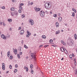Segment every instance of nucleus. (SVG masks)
<instances>
[{
    "instance_id": "ddd939ff",
    "label": "nucleus",
    "mask_w": 77,
    "mask_h": 77,
    "mask_svg": "<svg viewBox=\"0 0 77 77\" xmlns=\"http://www.w3.org/2000/svg\"><path fill=\"white\" fill-rule=\"evenodd\" d=\"M72 10L73 11H74V12H75V13H76V12H77V11H76V10H75L74 8H72Z\"/></svg>"
},
{
    "instance_id": "37998d69",
    "label": "nucleus",
    "mask_w": 77,
    "mask_h": 77,
    "mask_svg": "<svg viewBox=\"0 0 77 77\" xmlns=\"http://www.w3.org/2000/svg\"><path fill=\"white\" fill-rule=\"evenodd\" d=\"M63 44V45H66V43H65V42H64Z\"/></svg>"
},
{
    "instance_id": "052dcab7",
    "label": "nucleus",
    "mask_w": 77,
    "mask_h": 77,
    "mask_svg": "<svg viewBox=\"0 0 77 77\" xmlns=\"http://www.w3.org/2000/svg\"><path fill=\"white\" fill-rule=\"evenodd\" d=\"M42 46H43V45H40V46H39V47H42Z\"/></svg>"
},
{
    "instance_id": "c03bdc74",
    "label": "nucleus",
    "mask_w": 77,
    "mask_h": 77,
    "mask_svg": "<svg viewBox=\"0 0 77 77\" xmlns=\"http://www.w3.org/2000/svg\"><path fill=\"white\" fill-rule=\"evenodd\" d=\"M26 36L27 38H29V35L27 34Z\"/></svg>"
},
{
    "instance_id": "79ce46f5",
    "label": "nucleus",
    "mask_w": 77,
    "mask_h": 77,
    "mask_svg": "<svg viewBox=\"0 0 77 77\" xmlns=\"http://www.w3.org/2000/svg\"><path fill=\"white\" fill-rule=\"evenodd\" d=\"M53 42V40L52 39H51L50 41H49V42Z\"/></svg>"
},
{
    "instance_id": "393cba45",
    "label": "nucleus",
    "mask_w": 77,
    "mask_h": 77,
    "mask_svg": "<svg viewBox=\"0 0 77 77\" xmlns=\"http://www.w3.org/2000/svg\"><path fill=\"white\" fill-rule=\"evenodd\" d=\"M33 64H31L30 65V68H31L32 69V68H33Z\"/></svg>"
},
{
    "instance_id": "1a4fd4ad",
    "label": "nucleus",
    "mask_w": 77,
    "mask_h": 77,
    "mask_svg": "<svg viewBox=\"0 0 77 77\" xmlns=\"http://www.w3.org/2000/svg\"><path fill=\"white\" fill-rule=\"evenodd\" d=\"M56 25L57 27H58L59 26V23H58L57 22H56Z\"/></svg>"
},
{
    "instance_id": "72a5a7b5",
    "label": "nucleus",
    "mask_w": 77,
    "mask_h": 77,
    "mask_svg": "<svg viewBox=\"0 0 77 77\" xmlns=\"http://www.w3.org/2000/svg\"><path fill=\"white\" fill-rule=\"evenodd\" d=\"M17 71V69H15L14 71V73H15V72H16Z\"/></svg>"
},
{
    "instance_id": "a18cd8bd",
    "label": "nucleus",
    "mask_w": 77,
    "mask_h": 77,
    "mask_svg": "<svg viewBox=\"0 0 77 77\" xmlns=\"http://www.w3.org/2000/svg\"><path fill=\"white\" fill-rule=\"evenodd\" d=\"M19 13H21V10H19Z\"/></svg>"
},
{
    "instance_id": "338daca9",
    "label": "nucleus",
    "mask_w": 77,
    "mask_h": 77,
    "mask_svg": "<svg viewBox=\"0 0 77 77\" xmlns=\"http://www.w3.org/2000/svg\"><path fill=\"white\" fill-rule=\"evenodd\" d=\"M38 11H40V8H38Z\"/></svg>"
},
{
    "instance_id": "69168bd1",
    "label": "nucleus",
    "mask_w": 77,
    "mask_h": 77,
    "mask_svg": "<svg viewBox=\"0 0 77 77\" xmlns=\"http://www.w3.org/2000/svg\"><path fill=\"white\" fill-rule=\"evenodd\" d=\"M58 16H60V13H59L58 14Z\"/></svg>"
},
{
    "instance_id": "7ed1b4c3",
    "label": "nucleus",
    "mask_w": 77,
    "mask_h": 77,
    "mask_svg": "<svg viewBox=\"0 0 77 77\" xmlns=\"http://www.w3.org/2000/svg\"><path fill=\"white\" fill-rule=\"evenodd\" d=\"M29 23H31V25L32 26L33 25V20L32 19H29Z\"/></svg>"
},
{
    "instance_id": "de8ad7c7",
    "label": "nucleus",
    "mask_w": 77,
    "mask_h": 77,
    "mask_svg": "<svg viewBox=\"0 0 77 77\" xmlns=\"http://www.w3.org/2000/svg\"><path fill=\"white\" fill-rule=\"evenodd\" d=\"M64 42H63V40H61V42L63 44Z\"/></svg>"
},
{
    "instance_id": "c85d7f7f",
    "label": "nucleus",
    "mask_w": 77,
    "mask_h": 77,
    "mask_svg": "<svg viewBox=\"0 0 77 77\" xmlns=\"http://www.w3.org/2000/svg\"><path fill=\"white\" fill-rule=\"evenodd\" d=\"M24 47L25 48H27V46L26 45H24Z\"/></svg>"
},
{
    "instance_id": "473e14b6",
    "label": "nucleus",
    "mask_w": 77,
    "mask_h": 77,
    "mask_svg": "<svg viewBox=\"0 0 77 77\" xmlns=\"http://www.w3.org/2000/svg\"><path fill=\"white\" fill-rule=\"evenodd\" d=\"M69 57L70 59H71V58H72V55H69Z\"/></svg>"
},
{
    "instance_id": "cd10ccee",
    "label": "nucleus",
    "mask_w": 77,
    "mask_h": 77,
    "mask_svg": "<svg viewBox=\"0 0 77 77\" xmlns=\"http://www.w3.org/2000/svg\"><path fill=\"white\" fill-rule=\"evenodd\" d=\"M19 50H20V51H21V47H19Z\"/></svg>"
},
{
    "instance_id": "a19ab883",
    "label": "nucleus",
    "mask_w": 77,
    "mask_h": 77,
    "mask_svg": "<svg viewBox=\"0 0 77 77\" xmlns=\"http://www.w3.org/2000/svg\"><path fill=\"white\" fill-rule=\"evenodd\" d=\"M48 45H46L44 46V47L45 48H46V47H48Z\"/></svg>"
},
{
    "instance_id": "4468645a",
    "label": "nucleus",
    "mask_w": 77,
    "mask_h": 77,
    "mask_svg": "<svg viewBox=\"0 0 77 77\" xmlns=\"http://www.w3.org/2000/svg\"><path fill=\"white\" fill-rule=\"evenodd\" d=\"M14 14L16 15H18V12L17 11H15Z\"/></svg>"
},
{
    "instance_id": "bf43d9fd",
    "label": "nucleus",
    "mask_w": 77,
    "mask_h": 77,
    "mask_svg": "<svg viewBox=\"0 0 77 77\" xmlns=\"http://www.w3.org/2000/svg\"><path fill=\"white\" fill-rule=\"evenodd\" d=\"M7 56L8 57H9V54H7Z\"/></svg>"
},
{
    "instance_id": "f3484780",
    "label": "nucleus",
    "mask_w": 77,
    "mask_h": 77,
    "mask_svg": "<svg viewBox=\"0 0 77 77\" xmlns=\"http://www.w3.org/2000/svg\"><path fill=\"white\" fill-rule=\"evenodd\" d=\"M74 38L76 40V39H77V34H74Z\"/></svg>"
},
{
    "instance_id": "e433bc0d",
    "label": "nucleus",
    "mask_w": 77,
    "mask_h": 77,
    "mask_svg": "<svg viewBox=\"0 0 77 77\" xmlns=\"http://www.w3.org/2000/svg\"><path fill=\"white\" fill-rule=\"evenodd\" d=\"M11 14L12 15V16H14V13H13V12H12L11 13Z\"/></svg>"
},
{
    "instance_id": "6ab92c4d",
    "label": "nucleus",
    "mask_w": 77,
    "mask_h": 77,
    "mask_svg": "<svg viewBox=\"0 0 77 77\" xmlns=\"http://www.w3.org/2000/svg\"><path fill=\"white\" fill-rule=\"evenodd\" d=\"M60 50L61 51H62V52H63V48H60Z\"/></svg>"
},
{
    "instance_id": "4c0bfd02",
    "label": "nucleus",
    "mask_w": 77,
    "mask_h": 77,
    "mask_svg": "<svg viewBox=\"0 0 77 77\" xmlns=\"http://www.w3.org/2000/svg\"><path fill=\"white\" fill-rule=\"evenodd\" d=\"M15 67L16 68H18V65L17 64H16L15 66Z\"/></svg>"
},
{
    "instance_id": "f8f14e48",
    "label": "nucleus",
    "mask_w": 77,
    "mask_h": 77,
    "mask_svg": "<svg viewBox=\"0 0 77 77\" xmlns=\"http://www.w3.org/2000/svg\"><path fill=\"white\" fill-rule=\"evenodd\" d=\"M56 34H59L60 33V30H58L56 32Z\"/></svg>"
},
{
    "instance_id": "f03ea898",
    "label": "nucleus",
    "mask_w": 77,
    "mask_h": 77,
    "mask_svg": "<svg viewBox=\"0 0 77 77\" xmlns=\"http://www.w3.org/2000/svg\"><path fill=\"white\" fill-rule=\"evenodd\" d=\"M40 14L42 17H44L45 15V12L43 11H42L40 12Z\"/></svg>"
},
{
    "instance_id": "423d86ee",
    "label": "nucleus",
    "mask_w": 77,
    "mask_h": 77,
    "mask_svg": "<svg viewBox=\"0 0 77 77\" xmlns=\"http://www.w3.org/2000/svg\"><path fill=\"white\" fill-rule=\"evenodd\" d=\"M1 37L3 39H6V37H5V35H4L3 34H2L1 35Z\"/></svg>"
},
{
    "instance_id": "39448f33",
    "label": "nucleus",
    "mask_w": 77,
    "mask_h": 77,
    "mask_svg": "<svg viewBox=\"0 0 77 77\" xmlns=\"http://www.w3.org/2000/svg\"><path fill=\"white\" fill-rule=\"evenodd\" d=\"M69 40L70 42L71 45H72V44H73V40L71 38H69Z\"/></svg>"
},
{
    "instance_id": "e2e57ef3",
    "label": "nucleus",
    "mask_w": 77,
    "mask_h": 77,
    "mask_svg": "<svg viewBox=\"0 0 77 77\" xmlns=\"http://www.w3.org/2000/svg\"><path fill=\"white\" fill-rule=\"evenodd\" d=\"M45 13L46 14H48V12L47 11H45Z\"/></svg>"
},
{
    "instance_id": "4d7b16f0",
    "label": "nucleus",
    "mask_w": 77,
    "mask_h": 77,
    "mask_svg": "<svg viewBox=\"0 0 77 77\" xmlns=\"http://www.w3.org/2000/svg\"><path fill=\"white\" fill-rule=\"evenodd\" d=\"M9 54L11 53V52H10V51H8V53H7V54Z\"/></svg>"
},
{
    "instance_id": "c756f323",
    "label": "nucleus",
    "mask_w": 77,
    "mask_h": 77,
    "mask_svg": "<svg viewBox=\"0 0 77 77\" xmlns=\"http://www.w3.org/2000/svg\"><path fill=\"white\" fill-rule=\"evenodd\" d=\"M31 74H33V72H34V71H33V70H32V69H31Z\"/></svg>"
},
{
    "instance_id": "58836bf2",
    "label": "nucleus",
    "mask_w": 77,
    "mask_h": 77,
    "mask_svg": "<svg viewBox=\"0 0 77 77\" xmlns=\"http://www.w3.org/2000/svg\"><path fill=\"white\" fill-rule=\"evenodd\" d=\"M23 43H24V42H23V40H22L21 41V43L22 44H23Z\"/></svg>"
},
{
    "instance_id": "aec40b11",
    "label": "nucleus",
    "mask_w": 77,
    "mask_h": 77,
    "mask_svg": "<svg viewBox=\"0 0 77 77\" xmlns=\"http://www.w3.org/2000/svg\"><path fill=\"white\" fill-rule=\"evenodd\" d=\"M26 69V71H27H27H28V68L26 67V66H25V67H24V69Z\"/></svg>"
},
{
    "instance_id": "2eb2a0df",
    "label": "nucleus",
    "mask_w": 77,
    "mask_h": 77,
    "mask_svg": "<svg viewBox=\"0 0 77 77\" xmlns=\"http://www.w3.org/2000/svg\"><path fill=\"white\" fill-rule=\"evenodd\" d=\"M34 9L36 11H38V8L35 7Z\"/></svg>"
},
{
    "instance_id": "bb28decb",
    "label": "nucleus",
    "mask_w": 77,
    "mask_h": 77,
    "mask_svg": "<svg viewBox=\"0 0 77 77\" xmlns=\"http://www.w3.org/2000/svg\"><path fill=\"white\" fill-rule=\"evenodd\" d=\"M12 56L11 55L9 59H12Z\"/></svg>"
},
{
    "instance_id": "f704fd0d",
    "label": "nucleus",
    "mask_w": 77,
    "mask_h": 77,
    "mask_svg": "<svg viewBox=\"0 0 77 77\" xmlns=\"http://www.w3.org/2000/svg\"><path fill=\"white\" fill-rule=\"evenodd\" d=\"M54 17L55 18H56V17H57V15H56V14H54Z\"/></svg>"
},
{
    "instance_id": "864d4df0",
    "label": "nucleus",
    "mask_w": 77,
    "mask_h": 77,
    "mask_svg": "<svg viewBox=\"0 0 77 77\" xmlns=\"http://www.w3.org/2000/svg\"><path fill=\"white\" fill-rule=\"evenodd\" d=\"M33 2H31L30 5H33Z\"/></svg>"
},
{
    "instance_id": "603ef678",
    "label": "nucleus",
    "mask_w": 77,
    "mask_h": 77,
    "mask_svg": "<svg viewBox=\"0 0 77 77\" xmlns=\"http://www.w3.org/2000/svg\"><path fill=\"white\" fill-rule=\"evenodd\" d=\"M19 54H20V55H22V52H20Z\"/></svg>"
},
{
    "instance_id": "dca6fc26",
    "label": "nucleus",
    "mask_w": 77,
    "mask_h": 77,
    "mask_svg": "<svg viewBox=\"0 0 77 77\" xmlns=\"http://www.w3.org/2000/svg\"><path fill=\"white\" fill-rule=\"evenodd\" d=\"M42 38L43 39H46V36L44 35H42Z\"/></svg>"
},
{
    "instance_id": "b1692460",
    "label": "nucleus",
    "mask_w": 77,
    "mask_h": 77,
    "mask_svg": "<svg viewBox=\"0 0 77 77\" xmlns=\"http://www.w3.org/2000/svg\"><path fill=\"white\" fill-rule=\"evenodd\" d=\"M75 74H77V69H76L75 70Z\"/></svg>"
},
{
    "instance_id": "a878e982",
    "label": "nucleus",
    "mask_w": 77,
    "mask_h": 77,
    "mask_svg": "<svg viewBox=\"0 0 77 77\" xmlns=\"http://www.w3.org/2000/svg\"><path fill=\"white\" fill-rule=\"evenodd\" d=\"M72 16L74 17V16H75V14L74 13V12H73L72 13Z\"/></svg>"
},
{
    "instance_id": "c9c22d12",
    "label": "nucleus",
    "mask_w": 77,
    "mask_h": 77,
    "mask_svg": "<svg viewBox=\"0 0 77 77\" xmlns=\"http://www.w3.org/2000/svg\"><path fill=\"white\" fill-rule=\"evenodd\" d=\"M9 68L10 69H12V66H11V65H10L9 66Z\"/></svg>"
},
{
    "instance_id": "13d9d810",
    "label": "nucleus",
    "mask_w": 77,
    "mask_h": 77,
    "mask_svg": "<svg viewBox=\"0 0 77 77\" xmlns=\"http://www.w3.org/2000/svg\"><path fill=\"white\" fill-rule=\"evenodd\" d=\"M36 58V57H34L33 58V59H34L35 60H36V58Z\"/></svg>"
},
{
    "instance_id": "4be33fe9",
    "label": "nucleus",
    "mask_w": 77,
    "mask_h": 77,
    "mask_svg": "<svg viewBox=\"0 0 77 77\" xmlns=\"http://www.w3.org/2000/svg\"><path fill=\"white\" fill-rule=\"evenodd\" d=\"M8 22H12V19H8Z\"/></svg>"
},
{
    "instance_id": "20e7f679",
    "label": "nucleus",
    "mask_w": 77,
    "mask_h": 77,
    "mask_svg": "<svg viewBox=\"0 0 77 77\" xmlns=\"http://www.w3.org/2000/svg\"><path fill=\"white\" fill-rule=\"evenodd\" d=\"M24 32V29H22L20 31V34L21 35H23Z\"/></svg>"
},
{
    "instance_id": "412c9836",
    "label": "nucleus",
    "mask_w": 77,
    "mask_h": 77,
    "mask_svg": "<svg viewBox=\"0 0 77 77\" xmlns=\"http://www.w3.org/2000/svg\"><path fill=\"white\" fill-rule=\"evenodd\" d=\"M33 56V53H31V57H32V58H33V57H34V56Z\"/></svg>"
},
{
    "instance_id": "6e6552de",
    "label": "nucleus",
    "mask_w": 77,
    "mask_h": 77,
    "mask_svg": "<svg viewBox=\"0 0 77 77\" xmlns=\"http://www.w3.org/2000/svg\"><path fill=\"white\" fill-rule=\"evenodd\" d=\"M58 21L59 22L62 21V17H59L58 18Z\"/></svg>"
},
{
    "instance_id": "49530a36",
    "label": "nucleus",
    "mask_w": 77,
    "mask_h": 77,
    "mask_svg": "<svg viewBox=\"0 0 77 77\" xmlns=\"http://www.w3.org/2000/svg\"><path fill=\"white\" fill-rule=\"evenodd\" d=\"M2 8L3 9H5V7L4 6H3L2 7Z\"/></svg>"
},
{
    "instance_id": "f257e3e1",
    "label": "nucleus",
    "mask_w": 77,
    "mask_h": 77,
    "mask_svg": "<svg viewBox=\"0 0 77 77\" xmlns=\"http://www.w3.org/2000/svg\"><path fill=\"white\" fill-rule=\"evenodd\" d=\"M45 7L47 9H50V3H45Z\"/></svg>"
},
{
    "instance_id": "9d476101",
    "label": "nucleus",
    "mask_w": 77,
    "mask_h": 77,
    "mask_svg": "<svg viewBox=\"0 0 77 77\" xmlns=\"http://www.w3.org/2000/svg\"><path fill=\"white\" fill-rule=\"evenodd\" d=\"M27 33L29 36H30V35H31V33L29 31H27Z\"/></svg>"
},
{
    "instance_id": "7c9ffc66",
    "label": "nucleus",
    "mask_w": 77,
    "mask_h": 77,
    "mask_svg": "<svg viewBox=\"0 0 77 77\" xmlns=\"http://www.w3.org/2000/svg\"><path fill=\"white\" fill-rule=\"evenodd\" d=\"M17 57L19 59H20V54H17Z\"/></svg>"
},
{
    "instance_id": "6e6d98bb",
    "label": "nucleus",
    "mask_w": 77,
    "mask_h": 77,
    "mask_svg": "<svg viewBox=\"0 0 77 77\" xmlns=\"http://www.w3.org/2000/svg\"><path fill=\"white\" fill-rule=\"evenodd\" d=\"M12 2H15V0H12Z\"/></svg>"
},
{
    "instance_id": "2f4dec72",
    "label": "nucleus",
    "mask_w": 77,
    "mask_h": 77,
    "mask_svg": "<svg viewBox=\"0 0 77 77\" xmlns=\"http://www.w3.org/2000/svg\"><path fill=\"white\" fill-rule=\"evenodd\" d=\"M64 51L65 53H66L68 54V51H67V50H66V49Z\"/></svg>"
},
{
    "instance_id": "9b49d317",
    "label": "nucleus",
    "mask_w": 77,
    "mask_h": 77,
    "mask_svg": "<svg viewBox=\"0 0 77 77\" xmlns=\"http://www.w3.org/2000/svg\"><path fill=\"white\" fill-rule=\"evenodd\" d=\"M15 9L14 7L11 8V11H14Z\"/></svg>"
},
{
    "instance_id": "09e8293b",
    "label": "nucleus",
    "mask_w": 77,
    "mask_h": 77,
    "mask_svg": "<svg viewBox=\"0 0 77 77\" xmlns=\"http://www.w3.org/2000/svg\"><path fill=\"white\" fill-rule=\"evenodd\" d=\"M24 5V4L21 3L20 4V6H23Z\"/></svg>"
},
{
    "instance_id": "5701e85b",
    "label": "nucleus",
    "mask_w": 77,
    "mask_h": 77,
    "mask_svg": "<svg viewBox=\"0 0 77 77\" xmlns=\"http://www.w3.org/2000/svg\"><path fill=\"white\" fill-rule=\"evenodd\" d=\"M22 18H24L25 17V15L24 14H22L21 15Z\"/></svg>"
},
{
    "instance_id": "ea45409f",
    "label": "nucleus",
    "mask_w": 77,
    "mask_h": 77,
    "mask_svg": "<svg viewBox=\"0 0 77 77\" xmlns=\"http://www.w3.org/2000/svg\"><path fill=\"white\" fill-rule=\"evenodd\" d=\"M19 9H21V10H22V6H20L19 7Z\"/></svg>"
},
{
    "instance_id": "0eeeda50",
    "label": "nucleus",
    "mask_w": 77,
    "mask_h": 77,
    "mask_svg": "<svg viewBox=\"0 0 77 77\" xmlns=\"http://www.w3.org/2000/svg\"><path fill=\"white\" fill-rule=\"evenodd\" d=\"M5 63H3L2 68V69H3V70H5Z\"/></svg>"
},
{
    "instance_id": "a211bd4d",
    "label": "nucleus",
    "mask_w": 77,
    "mask_h": 77,
    "mask_svg": "<svg viewBox=\"0 0 77 77\" xmlns=\"http://www.w3.org/2000/svg\"><path fill=\"white\" fill-rule=\"evenodd\" d=\"M14 51L15 54H16L17 53V49H15V51Z\"/></svg>"
},
{
    "instance_id": "8fccbe9b",
    "label": "nucleus",
    "mask_w": 77,
    "mask_h": 77,
    "mask_svg": "<svg viewBox=\"0 0 77 77\" xmlns=\"http://www.w3.org/2000/svg\"><path fill=\"white\" fill-rule=\"evenodd\" d=\"M21 27H20L19 28V30H21Z\"/></svg>"
},
{
    "instance_id": "680f3d73",
    "label": "nucleus",
    "mask_w": 77,
    "mask_h": 77,
    "mask_svg": "<svg viewBox=\"0 0 77 77\" xmlns=\"http://www.w3.org/2000/svg\"><path fill=\"white\" fill-rule=\"evenodd\" d=\"M52 46H53V47H56V45H52Z\"/></svg>"
},
{
    "instance_id": "5fc2aeb1",
    "label": "nucleus",
    "mask_w": 77,
    "mask_h": 77,
    "mask_svg": "<svg viewBox=\"0 0 77 77\" xmlns=\"http://www.w3.org/2000/svg\"><path fill=\"white\" fill-rule=\"evenodd\" d=\"M74 64L75 65H76V61L75 62Z\"/></svg>"
},
{
    "instance_id": "0e129e2a",
    "label": "nucleus",
    "mask_w": 77,
    "mask_h": 77,
    "mask_svg": "<svg viewBox=\"0 0 77 77\" xmlns=\"http://www.w3.org/2000/svg\"><path fill=\"white\" fill-rule=\"evenodd\" d=\"M72 56L73 57H74L75 56V55H74V54H72Z\"/></svg>"
},
{
    "instance_id": "3c124183",
    "label": "nucleus",
    "mask_w": 77,
    "mask_h": 77,
    "mask_svg": "<svg viewBox=\"0 0 77 77\" xmlns=\"http://www.w3.org/2000/svg\"><path fill=\"white\" fill-rule=\"evenodd\" d=\"M66 49H65V48H63V51H65V50H66Z\"/></svg>"
},
{
    "instance_id": "774afa93",
    "label": "nucleus",
    "mask_w": 77,
    "mask_h": 77,
    "mask_svg": "<svg viewBox=\"0 0 77 77\" xmlns=\"http://www.w3.org/2000/svg\"><path fill=\"white\" fill-rule=\"evenodd\" d=\"M10 31H11L12 30V29H11V28H10Z\"/></svg>"
}]
</instances>
